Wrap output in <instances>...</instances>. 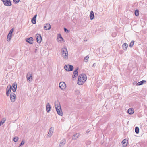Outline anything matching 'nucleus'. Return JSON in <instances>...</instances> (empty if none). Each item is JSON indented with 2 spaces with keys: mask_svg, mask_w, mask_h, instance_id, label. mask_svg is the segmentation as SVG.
Here are the masks:
<instances>
[{
  "mask_svg": "<svg viewBox=\"0 0 147 147\" xmlns=\"http://www.w3.org/2000/svg\"><path fill=\"white\" fill-rule=\"evenodd\" d=\"M87 79V77L85 74L80 75L78 78V84L80 85L83 84Z\"/></svg>",
  "mask_w": 147,
  "mask_h": 147,
  "instance_id": "nucleus-1",
  "label": "nucleus"
},
{
  "mask_svg": "<svg viewBox=\"0 0 147 147\" xmlns=\"http://www.w3.org/2000/svg\"><path fill=\"white\" fill-rule=\"evenodd\" d=\"M61 55L63 58L65 59H67L68 55L67 47L66 46L64 47L61 49Z\"/></svg>",
  "mask_w": 147,
  "mask_h": 147,
  "instance_id": "nucleus-2",
  "label": "nucleus"
},
{
  "mask_svg": "<svg viewBox=\"0 0 147 147\" xmlns=\"http://www.w3.org/2000/svg\"><path fill=\"white\" fill-rule=\"evenodd\" d=\"M65 69L68 71H72L74 69V67L72 65H67L64 66Z\"/></svg>",
  "mask_w": 147,
  "mask_h": 147,
  "instance_id": "nucleus-3",
  "label": "nucleus"
},
{
  "mask_svg": "<svg viewBox=\"0 0 147 147\" xmlns=\"http://www.w3.org/2000/svg\"><path fill=\"white\" fill-rule=\"evenodd\" d=\"M26 78L27 79L28 82H30V81L32 79V73L29 72L27 75Z\"/></svg>",
  "mask_w": 147,
  "mask_h": 147,
  "instance_id": "nucleus-4",
  "label": "nucleus"
},
{
  "mask_svg": "<svg viewBox=\"0 0 147 147\" xmlns=\"http://www.w3.org/2000/svg\"><path fill=\"white\" fill-rule=\"evenodd\" d=\"M4 5L6 6H10L12 4L10 0H1Z\"/></svg>",
  "mask_w": 147,
  "mask_h": 147,
  "instance_id": "nucleus-5",
  "label": "nucleus"
},
{
  "mask_svg": "<svg viewBox=\"0 0 147 147\" xmlns=\"http://www.w3.org/2000/svg\"><path fill=\"white\" fill-rule=\"evenodd\" d=\"M10 97L11 101L12 102H14L15 101L16 95L14 93L12 92L10 95Z\"/></svg>",
  "mask_w": 147,
  "mask_h": 147,
  "instance_id": "nucleus-6",
  "label": "nucleus"
},
{
  "mask_svg": "<svg viewBox=\"0 0 147 147\" xmlns=\"http://www.w3.org/2000/svg\"><path fill=\"white\" fill-rule=\"evenodd\" d=\"M59 88L62 90H64L66 87L65 83L63 82H61L59 84Z\"/></svg>",
  "mask_w": 147,
  "mask_h": 147,
  "instance_id": "nucleus-7",
  "label": "nucleus"
},
{
  "mask_svg": "<svg viewBox=\"0 0 147 147\" xmlns=\"http://www.w3.org/2000/svg\"><path fill=\"white\" fill-rule=\"evenodd\" d=\"M78 67H77L73 72L72 76V78L73 80H74V79L75 78L76 76L78 75Z\"/></svg>",
  "mask_w": 147,
  "mask_h": 147,
  "instance_id": "nucleus-8",
  "label": "nucleus"
},
{
  "mask_svg": "<svg viewBox=\"0 0 147 147\" xmlns=\"http://www.w3.org/2000/svg\"><path fill=\"white\" fill-rule=\"evenodd\" d=\"M66 142V140L65 139H63L62 140L59 144V146L60 147H63L64 145L65 144Z\"/></svg>",
  "mask_w": 147,
  "mask_h": 147,
  "instance_id": "nucleus-9",
  "label": "nucleus"
},
{
  "mask_svg": "<svg viewBox=\"0 0 147 147\" xmlns=\"http://www.w3.org/2000/svg\"><path fill=\"white\" fill-rule=\"evenodd\" d=\"M128 140L126 139L123 140L121 142L123 146V147H126L127 144Z\"/></svg>",
  "mask_w": 147,
  "mask_h": 147,
  "instance_id": "nucleus-10",
  "label": "nucleus"
},
{
  "mask_svg": "<svg viewBox=\"0 0 147 147\" xmlns=\"http://www.w3.org/2000/svg\"><path fill=\"white\" fill-rule=\"evenodd\" d=\"M56 111L57 113L58 114L61 116H62L63 115V112L62 111V109L61 107V106H59V108L58 109H57L56 110Z\"/></svg>",
  "mask_w": 147,
  "mask_h": 147,
  "instance_id": "nucleus-11",
  "label": "nucleus"
},
{
  "mask_svg": "<svg viewBox=\"0 0 147 147\" xmlns=\"http://www.w3.org/2000/svg\"><path fill=\"white\" fill-rule=\"evenodd\" d=\"M26 41L30 44H32L33 43V39L32 37H30L26 39Z\"/></svg>",
  "mask_w": 147,
  "mask_h": 147,
  "instance_id": "nucleus-12",
  "label": "nucleus"
},
{
  "mask_svg": "<svg viewBox=\"0 0 147 147\" xmlns=\"http://www.w3.org/2000/svg\"><path fill=\"white\" fill-rule=\"evenodd\" d=\"M44 29L46 30H50L51 28V26L50 24H46L44 27Z\"/></svg>",
  "mask_w": 147,
  "mask_h": 147,
  "instance_id": "nucleus-13",
  "label": "nucleus"
},
{
  "mask_svg": "<svg viewBox=\"0 0 147 147\" xmlns=\"http://www.w3.org/2000/svg\"><path fill=\"white\" fill-rule=\"evenodd\" d=\"M38 35L37 36L36 39L37 42L38 43H40L42 40V37L41 35L38 34L36 35Z\"/></svg>",
  "mask_w": 147,
  "mask_h": 147,
  "instance_id": "nucleus-14",
  "label": "nucleus"
},
{
  "mask_svg": "<svg viewBox=\"0 0 147 147\" xmlns=\"http://www.w3.org/2000/svg\"><path fill=\"white\" fill-rule=\"evenodd\" d=\"M11 86L12 87H13V88H12L13 91V92H15L16 91L17 89V84L16 82L13 83V84L12 86Z\"/></svg>",
  "mask_w": 147,
  "mask_h": 147,
  "instance_id": "nucleus-15",
  "label": "nucleus"
},
{
  "mask_svg": "<svg viewBox=\"0 0 147 147\" xmlns=\"http://www.w3.org/2000/svg\"><path fill=\"white\" fill-rule=\"evenodd\" d=\"M51 107L49 103H47L46 104V109L47 113H49L50 111Z\"/></svg>",
  "mask_w": 147,
  "mask_h": 147,
  "instance_id": "nucleus-16",
  "label": "nucleus"
},
{
  "mask_svg": "<svg viewBox=\"0 0 147 147\" xmlns=\"http://www.w3.org/2000/svg\"><path fill=\"white\" fill-rule=\"evenodd\" d=\"M55 106L56 109V110L57 109H58L59 106H60V103L58 101H56L55 102Z\"/></svg>",
  "mask_w": 147,
  "mask_h": 147,
  "instance_id": "nucleus-17",
  "label": "nucleus"
},
{
  "mask_svg": "<svg viewBox=\"0 0 147 147\" xmlns=\"http://www.w3.org/2000/svg\"><path fill=\"white\" fill-rule=\"evenodd\" d=\"M37 16V14L35 15L32 19L31 22L33 24H35L36 23V17Z\"/></svg>",
  "mask_w": 147,
  "mask_h": 147,
  "instance_id": "nucleus-18",
  "label": "nucleus"
},
{
  "mask_svg": "<svg viewBox=\"0 0 147 147\" xmlns=\"http://www.w3.org/2000/svg\"><path fill=\"white\" fill-rule=\"evenodd\" d=\"M12 89V87L10 85H9L7 86L6 88V92L10 93Z\"/></svg>",
  "mask_w": 147,
  "mask_h": 147,
  "instance_id": "nucleus-19",
  "label": "nucleus"
},
{
  "mask_svg": "<svg viewBox=\"0 0 147 147\" xmlns=\"http://www.w3.org/2000/svg\"><path fill=\"white\" fill-rule=\"evenodd\" d=\"M94 13L92 11H91L90 12V20H92L94 19Z\"/></svg>",
  "mask_w": 147,
  "mask_h": 147,
  "instance_id": "nucleus-20",
  "label": "nucleus"
},
{
  "mask_svg": "<svg viewBox=\"0 0 147 147\" xmlns=\"http://www.w3.org/2000/svg\"><path fill=\"white\" fill-rule=\"evenodd\" d=\"M127 112L129 114L131 115L134 113V109L133 108H129L128 109Z\"/></svg>",
  "mask_w": 147,
  "mask_h": 147,
  "instance_id": "nucleus-21",
  "label": "nucleus"
},
{
  "mask_svg": "<svg viewBox=\"0 0 147 147\" xmlns=\"http://www.w3.org/2000/svg\"><path fill=\"white\" fill-rule=\"evenodd\" d=\"M79 136V133H76L75 134L72 138V139L73 140H76L77 138Z\"/></svg>",
  "mask_w": 147,
  "mask_h": 147,
  "instance_id": "nucleus-22",
  "label": "nucleus"
},
{
  "mask_svg": "<svg viewBox=\"0 0 147 147\" xmlns=\"http://www.w3.org/2000/svg\"><path fill=\"white\" fill-rule=\"evenodd\" d=\"M128 46V45L126 43H124L122 45L123 49V50H126Z\"/></svg>",
  "mask_w": 147,
  "mask_h": 147,
  "instance_id": "nucleus-23",
  "label": "nucleus"
},
{
  "mask_svg": "<svg viewBox=\"0 0 147 147\" xmlns=\"http://www.w3.org/2000/svg\"><path fill=\"white\" fill-rule=\"evenodd\" d=\"M146 82V81H145V80H142V81H141L140 82H138L137 84V85H142L144 82Z\"/></svg>",
  "mask_w": 147,
  "mask_h": 147,
  "instance_id": "nucleus-24",
  "label": "nucleus"
},
{
  "mask_svg": "<svg viewBox=\"0 0 147 147\" xmlns=\"http://www.w3.org/2000/svg\"><path fill=\"white\" fill-rule=\"evenodd\" d=\"M12 35L10 34V35H9V34H8V35L7 37V40L9 42L10 40L12 38Z\"/></svg>",
  "mask_w": 147,
  "mask_h": 147,
  "instance_id": "nucleus-25",
  "label": "nucleus"
},
{
  "mask_svg": "<svg viewBox=\"0 0 147 147\" xmlns=\"http://www.w3.org/2000/svg\"><path fill=\"white\" fill-rule=\"evenodd\" d=\"M135 132L137 134H138L139 133V128L138 127H136L135 128Z\"/></svg>",
  "mask_w": 147,
  "mask_h": 147,
  "instance_id": "nucleus-26",
  "label": "nucleus"
},
{
  "mask_svg": "<svg viewBox=\"0 0 147 147\" xmlns=\"http://www.w3.org/2000/svg\"><path fill=\"white\" fill-rule=\"evenodd\" d=\"M58 36L59 39V40L60 41H61V40H63V38L62 37L61 35V34H58Z\"/></svg>",
  "mask_w": 147,
  "mask_h": 147,
  "instance_id": "nucleus-27",
  "label": "nucleus"
},
{
  "mask_svg": "<svg viewBox=\"0 0 147 147\" xmlns=\"http://www.w3.org/2000/svg\"><path fill=\"white\" fill-rule=\"evenodd\" d=\"M19 139V138L17 136L14 137L13 138V140L15 142H16Z\"/></svg>",
  "mask_w": 147,
  "mask_h": 147,
  "instance_id": "nucleus-28",
  "label": "nucleus"
},
{
  "mask_svg": "<svg viewBox=\"0 0 147 147\" xmlns=\"http://www.w3.org/2000/svg\"><path fill=\"white\" fill-rule=\"evenodd\" d=\"M135 14L136 16H138L139 14V11L138 10H136L135 11Z\"/></svg>",
  "mask_w": 147,
  "mask_h": 147,
  "instance_id": "nucleus-29",
  "label": "nucleus"
},
{
  "mask_svg": "<svg viewBox=\"0 0 147 147\" xmlns=\"http://www.w3.org/2000/svg\"><path fill=\"white\" fill-rule=\"evenodd\" d=\"M89 58V57L88 56H86L84 58V61L85 62H87Z\"/></svg>",
  "mask_w": 147,
  "mask_h": 147,
  "instance_id": "nucleus-30",
  "label": "nucleus"
},
{
  "mask_svg": "<svg viewBox=\"0 0 147 147\" xmlns=\"http://www.w3.org/2000/svg\"><path fill=\"white\" fill-rule=\"evenodd\" d=\"M54 129L53 127H51L50 128L49 131V133L52 134L53 133Z\"/></svg>",
  "mask_w": 147,
  "mask_h": 147,
  "instance_id": "nucleus-31",
  "label": "nucleus"
},
{
  "mask_svg": "<svg viewBox=\"0 0 147 147\" xmlns=\"http://www.w3.org/2000/svg\"><path fill=\"white\" fill-rule=\"evenodd\" d=\"M13 31H14V28H13L10 30L9 32L8 33L9 35H10V34L12 35V33H13Z\"/></svg>",
  "mask_w": 147,
  "mask_h": 147,
  "instance_id": "nucleus-32",
  "label": "nucleus"
},
{
  "mask_svg": "<svg viewBox=\"0 0 147 147\" xmlns=\"http://www.w3.org/2000/svg\"><path fill=\"white\" fill-rule=\"evenodd\" d=\"M3 122L2 121H0V126L3 124L5 121V119L3 118Z\"/></svg>",
  "mask_w": 147,
  "mask_h": 147,
  "instance_id": "nucleus-33",
  "label": "nucleus"
},
{
  "mask_svg": "<svg viewBox=\"0 0 147 147\" xmlns=\"http://www.w3.org/2000/svg\"><path fill=\"white\" fill-rule=\"evenodd\" d=\"M24 143L25 142L24 141V140H22L20 143V145L18 147H21L22 145H23L24 144Z\"/></svg>",
  "mask_w": 147,
  "mask_h": 147,
  "instance_id": "nucleus-34",
  "label": "nucleus"
},
{
  "mask_svg": "<svg viewBox=\"0 0 147 147\" xmlns=\"http://www.w3.org/2000/svg\"><path fill=\"white\" fill-rule=\"evenodd\" d=\"M134 42L133 41H132L129 45V46L131 47H132L134 45Z\"/></svg>",
  "mask_w": 147,
  "mask_h": 147,
  "instance_id": "nucleus-35",
  "label": "nucleus"
},
{
  "mask_svg": "<svg viewBox=\"0 0 147 147\" xmlns=\"http://www.w3.org/2000/svg\"><path fill=\"white\" fill-rule=\"evenodd\" d=\"M20 1V0H13V2L15 4H17Z\"/></svg>",
  "mask_w": 147,
  "mask_h": 147,
  "instance_id": "nucleus-36",
  "label": "nucleus"
},
{
  "mask_svg": "<svg viewBox=\"0 0 147 147\" xmlns=\"http://www.w3.org/2000/svg\"><path fill=\"white\" fill-rule=\"evenodd\" d=\"M64 30L65 32H67V33H68L69 32V30H68V29H67L65 28H64Z\"/></svg>",
  "mask_w": 147,
  "mask_h": 147,
  "instance_id": "nucleus-37",
  "label": "nucleus"
},
{
  "mask_svg": "<svg viewBox=\"0 0 147 147\" xmlns=\"http://www.w3.org/2000/svg\"><path fill=\"white\" fill-rule=\"evenodd\" d=\"M10 93L6 92V95L7 96H8L9 95V93Z\"/></svg>",
  "mask_w": 147,
  "mask_h": 147,
  "instance_id": "nucleus-38",
  "label": "nucleus"
},
{
  "mask_svg": "<svg viewBox=\"0 0 147 147\" xmlns=\"http://www.w3.org/2000/svg\"><path fill=\"white\" fill-rule=\"evenodd\" d=\"M51 133H49V132L48 134V136L51 137V135H50Z\"/></svg>",
  "mask_w": 147,
  "mask_h": 147,
  "instance_id": "nucleus-39",
  "label": "nucleus"
},
{
  "mask_svg": "<svg viewBox=\"0 0 147 147\" xmlns=\"http://www.w3.org/2000/svg\"><path fill=\"white\" fill-rule=\"evenodd\" d=\"M76 92H77L78 94L80 93L79 91L78 90H76Z\"/></svg>",
  "mask_w": 147,
  "mask_h": 147,
  "instance_id": "nucleus-40",
  "label": "nucleus"
},
{
  "mask_svg": "<svg viewBox=\"0 0 147 147\" xmlns=\"http://www.w3.org/2000/svg\"><path fill=\"white\" fill-rule=\"evenodd\" d=\"M88 130H87L86 132V134H87V133H88L89 132V131H88Z\"/></svg>",
  "mask_w": 147,
  "mask_h": 147,
  "instance_id": "nucleus-41",
  "label": "nucleus"
},
{
  "mask_svg": "<svg viewBox=\"0 0 147 147\" xmlns=\"http://www.w3.org/2000/svg\"><path fill=\"white\" fill-rule=\"evenodd\" d=\"M95 63H94L93 64V65H92V67H94V65H95Z\"/></svg>",
  "mask_w": 147,
  "mask_h": 147,
  "instance_id": "nucleus-42",
  "label": "nucleus"
},
{
  "mask_svg": "<svg viewBox=\"0 0 147 147\" xmlns=\"http://www.w3.org/2000/svg\"><path fill=\"white\" fill-rule=\"evenodd\" d=\"M36 50H37V49H35V53L36 52Z\"/></svg>",
  "mask_w": 147,
  "mask_h": 147,
  "instance_id": "nucleus-43",
  "label": "nucleus"
}]
</instances>
